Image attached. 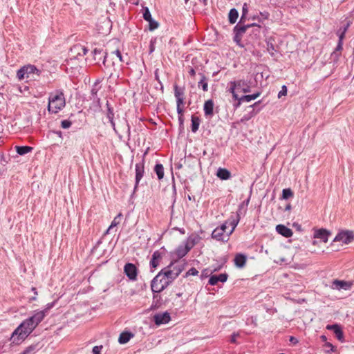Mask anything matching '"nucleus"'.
I'll use <instances>...</instances> for the list:
<instances>
[{
	"label": "nucleus",
	"instance_id": "obj_63",
	"mask_svg": "<svg viewBox=\"0 0 354 354\" xmlns=\"http://www.w3.org/2000/svg\"><path fill=\"white\" fill-rule=\"evenodd\" d=\"M176 109H177V113L178 114V116L179 115H183L184 111H183V106H177Z\"/></svg>",
	"mask_w": 354,
	"mask_h": 354
},
{
	"label": "nucleus",
	"instance_id": "obj_25",
	"mask_svg": "<svg viewBox=\"0 0 354 354\" xmlns=\"http://www.w3.org/2000/svg\"><path fill=\"white\" fill-rule=\"evenodd\" d=\"M133 337V334L131 332L124 331L122 332L118 338V342L121 344L127 343L131 337Z\"/></svg>",
	"mask_w": 354,
	"mask_h": 354
},
{
	"label": "nucleus",
	"instance_id": "obj_45",
	"mask_svg": "<svg viewBox=\"0 0 354 354\" xmlns=\"http://www.w3.org/2000/svg\"><path fill=\"white\" fill-rule=\"evenodd\" d=\"M72 122L70 120H64L61 122V127L63 129H68L71 127Z\"/></svg>",
	"mask_w": 354,
	"mask_h": 354
},
{
	"label": "nucleus",
	"instance_id": "obj_36",
	"mask_svg": "<svg viewBox=\"0 0 354 354\" xmlns=\"http://www.w3.org/2000/svg\"><path fill=\"white\" fill-rule=\"evenodd\" d=\"M122 216V214L120 213L117 216H115L113 219V221H112L111 225L109 227V228L107 229V230L105 232V234H108L109 232V231L115 226H116L118 224H119L120 223V221L118 220V218H120V217Z\"/></svg>",
	"mask_w": 354,
	"mask_h": 354
},
{
	"label": "nucleus",
	"instance_id": "obj_35",
	"mask_svg": "<svg viewBox=\"0 0 354 354\" xmlns=\"http://www.w3.org/2000/svg\"><path fill=\"white\" fill-rule=\"evenodd\" d=\"M27 298L28 299L29 301H32L36 299V296L37 295V292L36 291L35 288H31L30 291L27 292Z\"/></svg>",
	"mask_w": 354,
	"mask_h": 354
},
{
	"label": "nucleus",
	"instance_id": "obj_29",
	"mask_svg": "<svg viewBox=\"0 0 354 354\" xmlns=\"http://www.w3.org/2000/svg\"><path fill=\"white\" fill-rule=\"evenodd\" d=\"M238 17H239V12L237 11V10L235 8H232L230 10V12L228 15L229 22L231 24H234L236 21Z\"/></svg>",
	"mask_w": 354,
	"mask_h": 354
},
{
	"label": "nucleus",
	"instance_id": "obj_59",
	"mask_svg": "<svg viewBox=\"0 0 354 354\" xmlns=\"http://www.w3.org/2000/svg\"><path fill=\"white\" fill-rule=\"evenodd\" d=\"M17 77L19 80H22V66L17 70Z\"/></svg>",
	"mask_w": 354,
	"mask_h": 354
},
{
	"label": "nucleus",
	"instance_id": "obj_43",
	"mask_svg": "<svg viewBox=\"0 0 354 354\" xmlns=\"http://www.w3.org/2000/svg\"><path fill=\"white\" fill-rule=\"evenodd\" d=\"M349 26H350V23H349V22H348V23L344 26V27L342 29V28H340V29L339 30V31L337 32L338 36H339V35H342V36H343V39H344V36H345V33H346V32L347 31V30H348V28Z\"/></svg>",
	"mask_w": 354,
	"mask_h": 354
},
{
	"label": "nucleus",
	"instance_id": "obj_47",
	"mask_svg": "<svg viewBox=\"0 0 354 354\" xmlns=\"http://www.w3.org/2000/svg\"><path fill=\"white\" fill-rule=\"evenodd\" d=\"M239 223V220L237 221H234L233 220L232 221L230 222V225L232 226V228L231 230L228 232V234H232V232H234V230H235L237 224Z\"/></svg>",
	"mask_w": 354,
	"mask_h": 354
},
{
	"label": "nucleus",
	"instance_id": "obj_11",
	"mask_svg": "<svg viewBox=\"0 0 354 354\" xmlns=\"http://www.w3.org/2000/svg\"><path fill=\"white\" fill-rule=\"evenodd\" d=\"M124 273L131 280H136L138 274L136 266L131 263H128L124 266Z\"/></svg>",
	"mask_w": 354,
	"mask_h": 354
},
{
	"label": "nucleus",
	"instance_id": "obj_39",
	"mask_svg": "<svg viewBox=\"0 0 354 354\" xmlns=\"http://www.w3.org/2000/svg\"><path fill=\"white\" fill-rule=\"evenodd\" d=\"M248 5H247V3H245L242 8V15H241V17L240 19L241 22L245 21V18L246 15L248 14Z\"/></svg>",
	"mask_w": 354,
	"mask_h": 354
},
{
	"label": "nucleus",
	"instance_id": "obj_17",
	"mask_svg": "<svg viewBox=\"0 0 354 354\" xmlns=\"http://www.w3.org/2000/svg\"><path fill=\"white\" fill-rule=\"evenodd\" d=\"M243 22H241V21L239 22L238 24H236L234 28V32L236 33L239 35L243 36V35L246 32L247 29L252 27L254 26H256L255 24H247V25H242Z\"/></svg>",
	"mask_w": 354,
	"mask_h": 354
},
{
	"label": "nucleus",
	"instance_id": "obj_9",
	"mask_svg": "<svg viewBox=\"0 0 354 354\" xmlns=\"http://www.w3.org/2000/svg\"><path fill=\"white\" fill-rule=\"evenodd\" d=\"M145 162L142 160L140 162L136 165V185L134 189L136 190L138 187L139 182L142 179L145 172Z\"/></svg>",
	"mask_w": 354,
	"mask_h": 354
},
{
	"label": "nucleus",
	"instance_id": "obj_33",
	"mask_svg": "<svg viewBox=\"0 0 354 354\" xmlns=\"http://www.w3.org/2000/svg\"><path fill=\"white\" fill-rule=\"evenodd\" d=\"M107 106H109V104H107ZM113 117H114V113H113V109L108 106V109H107V118H109V120L113 127V129H114V131L116 132V129H115V122L113 121Z\"/></svg>",
	"mask_w": 354,
	"mask_h": 354
},
{
	"label": "nucleus",
	"instance_id": "obj_46",
	"mask_svg": "<svg viewBox=\"0 0 354 354\" xmlns=\"http://www.w3.org/2000/svg\"><path fill=\"white\" fill-rule=\"evenodd\" d=\"M241 39H242V36L241 35H239L236 33H234V38H233V40L234 42H236L239 46H243V45L241 44Z\"/></svg>",
	"mask_w": 354,
	"mask_h": 354
},
{
	"label": "nucleus",
	"instance_id": "obj_54",
	"mask_svg": "<svg viewBox=\"0 0 354 354\" xmlns=\"http://www.w3.org/2000/svg\"><path fill=\"white\" fill-rule=\"evenodd\" d=\"M97 84L95 83V85L93 86L92 89H91V95L95 97V95H97V93L98 91V88L97 87Z\"/></svg>",
	"mask_w": 354,
	"mask_h": 354
},
{
	"label": "nucleus",
	"instance_id": "obj_27",
	"mask_svg": "<svg viewBox=\"0 0 354 354\" xmlns=\"http://www.w3.org/2000/svg\"><path fill=\"white\" fill-rule=\"evenodd\" d=\"M343 36L342 35H339V41H338V44L335 48V51L333 52V53L331 54V57L334 59H337L339 55V53H337L338 51H341L342 50V41H343Z\"/></svg>",
	"mask_w": 354,
	"mask_h": 354
},
{
	"label": "nucleus",
	"instance_id": "obj_56",
	"mask_svg": "<svg viewBox=\"0 0 354 354\" xmlns=\"http://www.w3.org/2000/svg\"><path fill=\"white\" fill-rule=\"evenodd\" d=\"M171 270H172V272H174V274L176 277H178V275L180 274V270H178V268L174 265L171 267Z\"/></svg>",
	"mask_w": 354,
	"mask_h": 354
},
{
	"label": "nucleus",
	"instance_id": "obj_2",
	"mask_svg": "<svg viewBox=\"0 0 354 354\" xmlns=\"http://www.w3.org/2000/svg\"><path fill=\"white\" fill-rule=\"evenodd\" d=\"M66 104L64 94L60 93H51L48 98V110L50 113H56Z\"/></svg>",
	"mask_w": 354,
	"mask_h": 354
},
{
	"label": "nucleus",
	"instance_id": "obj_44",
	"mask_svg": "<svg viewBox=\"0 0 354 354\" xmlns=\"http://www.w3.org/2000/svg\"><path fill=\"white\" fill-rule=\"evenodd\" d=\"M153 302L152 306H154L155 307H156L158 305V303L159 302V301L161 299V297L158 295V293L153 292Z\"/></svg>",
	"mask_w": 354,
	"mask_h": 354
},
{
	"label": "nucleus",
	"instance_id": "obj_64",
	"mask_svg": "<svg viewBox=\"0 0 354 354\" xmlns=\"http://www.w3.org/2000/svg\"><path fill=\"white\" fill-rule=\"evenodd\" d=\"M263 19H268L270 16V14L268 12H263L260 13Z\"/></svg>",
	"mask_w": 354,
	"mask_h": 354
},
{
	"label": "nucleus",
	"instance_id": "obj_34",
	"mask_svg": "<svg viewBox=\"0 0 354 354\" xmlns=\"http://www.w3.org/2000/svg\"><path fill=\"white\" fill-rule=\"evenodd\" d=\"M38 349V344L30 345L24 351V354L35 353Z\"/></svg>",
	"mask_w": 354,
	"mask_h": 354
},
{
	"label": "nucleus",
	"instance_id": "obj_24",
	"mask_svg": "<svg viewBox=\"0 0 354 354\" xmlns=\"http://www.w3.org/2000/svg\"><path fill=\"white\" fill-rule=\"evenodd\" d=\"M266 49L271 57H275L277 50L275 49L273 39L270 38L266 41Z\"/></svg>",
	"mask_w": 354,
	"mask_h": 354
},
{
	"label": "nucleus",
	"instance_id": "obj_31",
	"mask_svg": "<svg viewBox=\"0 0 354 354\" xmlns=\"http://www.w3.org/2000/svg\"><path fill=\"white\" fill-rule=\"evenodd\" d=\"M200 125V119L194 115L192 116V131L195 133L198 130Z\"/></svg>",
	"mask_w": 354,
	"mask_h": 354
},
{
	"label": "nucleus",
	"instance_id": "obj_18",
	"mask_svg": "<svg viewBox=\"0 0 354 354\" xmlns=\"http://www.w3.org/2000/svg\"><path fill=\"white\" fill-rule=\"evenodd\" d=\"M260 92H257L256 93L252 95H243L242 97H240L239 102H237L236 104H234V106L235 108H238L242 102H249L252 100H256L258 97L260 96Z\"/></svg>",
	"mask_w": 354,
	"mask_h": 354
},
{
	"label": "nucleus",
	"instance_id": "obj_20",
	"mask_svg": "<svg viewBox=\"0 0 354 354\" xmlns=\"http://www.w3.org/2000/svg\"><path fill=\"white\" fill-rule=\"evenodd\" d=\"M22 335V323H21L18 327L12 333L10 337V341L12 343L19 344L21 335Z\"/></svg>",
	"mask_w": 354,
	"mask_h": 354
},
{
	"label": "nucleus",
	"instance_id": "obj_37",
	"mask_svg": "<svg viewBox=\"0 0 354 354\" xmlns=\"http://www.w3.org/2000/svg\"><path fill=\"white\" fill-rule=\"evenodd\" d=\"M174 95L176 98L184 97V88H178L177 85H175Z\"/></svg>",
	"mask_w": 354,
	"mask_h": 354
},
{
	"label": "nucleus",
	"instance_id": "obj_14",
	"mask_svg": "<svg viewBox=\"0 0 354 354\" xmlns=\"http://www.w3.org/2000/svg\"><path fill=\"white\" fill-rule=\"evenodd\" d=\"M230 234H228V232L225 234L221 231V229L216 227L214 229L212 233V238L216 241H221L223 242H227L229 240V236Z\"/></svg>",
	"mask_w": 354,
	"mask_h": 354
},
{
	"label": "nucleus",
	"instance_id": "obj_5",
	"mask_svg": "<svg viewBox=\"0 0 354 354\" xmlns=\"http://www.w3.org/2000/svg\"><path fill=\"white\" fill-rule=\"evenodd\" d=\"M354 240V232L352 230H342L333 239V241H342L344 244H349Z\"/></svg>",
	"mask_w": 354,
	"mask_h": 354
},
{
	"label": "nucleus",
	"instance_id": "obj_13",
	"mask_svg": "<svg viewBox=\"0 0 354 354\" xmlns=\"http://www.w3.org/2000/svg\"><path fill=\"white\" fill-rule=\"evenodd\" d=\"M326 329L329 330H333V333H335L337 339L339 342H344V333H343V331H342L340 326H339L337 324H332V325H327L326 326Z\"/></svg>",
	"mask_w": 354,
	"mask_h": 354
},
{
	"label": "nucleus",
	"instance_id": "obj_30",
	"mask_svg": "<svg viewBox=\"0 0 354 354\" xmlns=\"http://www.w3.org/2000/svg\"><path fill=\"white\" fill-rule=\"evenodd\" d=\"M154 171L156 174L158 178L161 180L164 177V167L162 164H156L154 167Z\"/></svg>",
	"mask_w": 354,
	"mask_h": 354
},
{
	"label": "nucleus",
	"instance_id": "obj_58",
	"mask_svg": "<svg viewBox=\"0 0 354 354\" xmlns=\"http://www.w3.org/2000/svg\"><path fill=\"white\" fill-rule=\"evenodd\" d=\"M227 222H225L224 223H223L220 227H218V229H221V231L224 232L225 234L226 232H227L226 231V229H227Z\"/></svg>",
	"mask_w": 354,
	"mask_h": 354
},
{
	"label": "nucleus",
	"instance_id": "obj_32",
	"mask_svg": "<svg viewBox=\"0 0 354 354\" xmlns=\"http://www.w3.org/2000/svg\"><path fill=\"white\" fill-rule=\"evenodd\" d=\"M200 75L201 76V79L200 82H198V87H201L204 91H207L208 89V84H207V78L202 73H200Z\"/></svg>",
	"mask_w": 354,
	"mask_h": 354
},
{
	"label": "nucleus",
	"instance_id": "obj_49",
	"mask_svg": "<svg viewBox=\"0 0 354 354\" xmlns=\"http://www.w3.org/2000/svg\"><path fill=\"white\" fill-rule=\"evenodd\" d=\"M241 336L240 335V333L239 332H237V333H234L232 335H231V339H230V342L233 344H237V342H236V338L237 337H239Z\"/></svg>",
	"mask_w": 354,
	"mask_h": 354
},
{
	"label": "nucleus",
	"instance_id": "obj_41",
	"mask_svg": "<svg viewBox=\"0 0 354 354\" xmlns=\"http://www.w3.org/2000/svg\"><path fill=\"white\" fill-rule=\"evenodd\" d=\"M349 26H350V23H349V22H348V23L344 26V27L342 29V28H340V29L339 30V31L337 32L338 36H339V35H342V36H343V39H344V36H345V33H346V32L347 31V30H348V28Z\"/></svg>",
	"mask_w": 354,
	"mask_h": 354
},
{
	"label": "nucleus",
	"instance_id": "obj_1",
	"mask_svg": "<svg viewBox=\"0 0 354 354\" xmlns=\"http://www.w3.org/2000/svg\"><path fill=\"white\" fill-rule=\"evenodd\" d=\"M45 311L36 312L32 317L24 321V335L28 336L36 326L44 319Z\"/></svg>",
	"mask_w": 354,
	"mask_h": 354
},
{
	"label": "nucleus",
	"instance_id": "obj_19",
	"mask_svg": "<svg viewBox=\"0 0 354 354\" xmlns=\"http://www.w3.org/2000/svg\"><path fill=\"white\" fill-rule=\"evenodd\" d=\"M276 230L279 234L283 236L286 238L291 237L293 234L291 229L281 224L277 225Z\"/></svg>",
	"mask_w": 354,
	"mask_h": 354
},
{
	"label": "nucleus",
	"instance_id": "obj_60",
	"mask_svg": "<svg viewBox=\"0 0 354 354\" xmlns=\"http://www.w3.org/2000/svg\"><path fill=\"white\" fill-rule=\"evenodd\" d=\"M241 91L243 93L250 92V86L245 84V86H244V87L242 88Z\"/></svg>",
	"mask_w": 354,
	"mask_h": 354
},
{
	"label": "nucleus",
	"instance_id": "obj_12",
	"mask_svg": "<svg viewBox=\"0 0 354 354\" xmlns=\"http://www.w3.org/2000/svg\"><path fill=\"white\" fill-rule=\"evenodd\" d=\"M143 18L145 20L149 22V30L151 31L156 29L158 27V23L152 18L150 11L147 7L144 10Z\"/></svg>",
	"mask_w": 354,
	"mask_h": 354
},
{
	"label": "nucleus",
	"instance_id": "obj_48",
	"mask_svg": "<svg viewBox=\"0 0 354 354\" xmlns=\"http://www.w3.org/2000/svg\"><path fill=\"white\" fill-rule=\"evenodd\" d=\"M198 273V270L195 268H190L187 272L185 276L187 277L189 275L195 276Z\"/></svg>",
	"mask_w": 354,
	"mask_h": 354
},
{
	"label": "nucleus",
	"instance_id": "obj_40",
	"mask_svg": "<svg viewBox=\"0 0 354 354\" xmlns=\"http://www.w3.org/2000/svg\"><path fill=\"white\" fill-rule=\"evenodd\" d=\"M233 84L235 86L236 88L238 91H242V88L245 86V82L243 80H239L236 82H232Z\"/></svg>",
	"mask_w": 354,
	"mask_h": 354
},
{
	"label": "nucleus",
	"instance_id": "obj_53",
	"mask_svg": "<svg viewBox=\"0 0 354 354\" xmlns=\"http://www.w3.org/2000/svg\"><path fill=\"white\" fill-rule=\"evenodd\" d=\"M120 55H122V54H121V53H120V51L119 50H115V51H113V52L111 53L110 56H111V57H112V59H113L115 57H116V59H117V58H118V57H119Z\"/></svg>",
	"mask_w": 354,
	"mask_h": 354
},
{
	"label": "nucleus",
	"instance_id": "obj_52",
	"mask_svg": "<svg viewBox=\"0 0 354 354\" xmlns=\"http://www.w3.org/2000/svg\"><path fill=\"white\" fill-rule=\"evenodd\" d=\"M102 348V346H95L93 348V354H100V352H101V350Z\"/></svg>",
	"mask_w": 354,
	"mask_h": 354
},
{
	"label": "nucleus",
	"instance_id": "obj_10",
	"mask_svg": "<svg viewBox=\"0 0 354 354\" xmlns=\"http://www.w3.org/2000/svg\"><path fill=\"white\" fill-rule=\"evenodd\" d=\"M170 319V315L167 312L157 313L153 316V322L158 326L167 324Z\"/></svg>",
	"mask_w": 354,
	"mask_h": 354
},
{
	"label": "nucleus",
	"instance_id": "obj_23",
	"mask_svg": "<svg viewBox=\"0 0 354 354\" xmlns=\"http://www.w3.org/2000/svg\"><path fill=\"white\" fill-rule=\"evenodd\" d=\"M246 256L243 254H237L234 258V263L238 268H243L246 263Z\"/></svg>",
	"mask_w": 354,
	"mask_h": 354
},
{
	"label": "nucleus",
	"instance_id": "obj_4",
	"mask_svg": "<svg viewBox=\"0 0 354 354\" xmlns=\"http://www.w3.org/2000/svg\"><path fill=\"white\" fill-rule=\"evenodd\" d=\"M170 283L166 278V277L162 274L160 279H158L156 283H153V279L151 281V288L153 292L159 293L165 289Z\"/></svg>",
	"mask_w": 354,
	"mask_h": 354
},
{
	"label": "nucleus",
	"instance_id": "obj_42",
	"mask_svg": "<svg viewBox=\"0 0 354 354\" xmlns=\"http://www.w3.org/2000/svg\"><path fill=\"white\" fill-rule=\"evenodd\" d=\"M349 26H350V23H349V22H348V23L344 26V27L342 29V28H340V29L339 30V31L337 32L338 36H339V35H342V36H343V39H344V36H345V33H346V32L347 31V30H348V28Z\"/></svg>",
	"mask_w": 354,
	"mask_h": 354
},
{
	"label": "nucleus",
	"instance_id": "obj_7",
	"mask_svg": "<svg viewBox=\"0 0 354 354\" xmlns=\"http://www.w3.org/2000/svg\"><path fill=\"white\" fill-rule=\"evenodd\" d=\"M352 282L335 279L333 281L331 288L335 290H350L352 287Z\"/></svg>",
	"mask_w": 354,
	"mask_h": 354
},
{
	"label": "nucleus",
	"instance_id": "obj_21",
	"mask_svg": "<svg viewBox=\"0 0 354 354\" xmlns=\"http://www.w3.org/2000/svg\"><path fill=\"white\" fill-rule=\"evenodd\" d=\"M162 252H160L159 250L155 251L153 253L151 259L150 261V266L152 268H156L157 266H158L160 260L162 259Z\"/></svg>",
	"mask_w": 354,
	"mask_h": 354
},
{
	"label": "nucleus",
	"instance_id": "obj_22",
	"mask_svg": "<svg viewBox=\"0 0 354 354\" xmlns=\"http://www.w3.org/2000/svg\"><path fill=\"white\" fill-rule=\"evenodd\" d=\"M71 53H77V56H84L85 55L88 50L86 47L77 44L75 45L71 49Z\"/></svg>",
	"mask_w": 354,
	"mask_h": 354
},
{
	"label": "nucleus",
	"instance_id": "obj_3",
	"mask_svg": "<svg viewBox=\"0 0 354 354\" xmlns=\"http://www.w3.org/2000/svg\"><path fill=\"white\" fill-rule=\"evenodd\" d=\"M40 71L32 64L24 66V80L26 79L27 82L36 80L39 76Z\"/></svg>",
	"mask_w": 354,
	"mask_h": 354
},
{
	"label": "nucleus",
	"instance_id": "obj_15",
	"mask_svg": "<svg viewBox=\"0 0 354 354\" xmlns=\"http://www.w3.org/2000/svg\"><path fill=\"white\" fill-rule=\"evenodd\" d=\"M228 275L226 273H222L220 274H214L212 275L209 279V283L212 286H214L218 283V282H225L227 279Z\"/></svg>",
	"mask_w": 354,
	"mask_h": 354
},
{
	"label": "nucleus",
	"instance_id": "obj_50",
	"mask_svg": "<svg viewBox=\"0 0 354 354\" xmlns=\"http://www.w3.org/2000/svg\"><path fill=\"white\" fill-rule=\"evenodd\" d=\"M287 94V87L286 86L283 85L281 87V90L278 93V97L280 98L282 96H285Z\"/></svg>",
	"mask_w": 354,
	"mask_h": 354
},
{
	"label": "nucleus",
	"instance_id": "obj_38",
	"mask_svg": "<svg viewBox=\"0 0 354 354\" xmlns=\"http://www.w3.org/2000/svg\"><path fill=\"white\" fill-rule=\"evenodd\" d=\"M293 196V192L292 190L289 188L288 189H283L282 191V198L283 199H288L290 197H292Z\"/></svg>",
	"mask_w": 354,
	"mask_h": 354
},
{
	"label": "nucleus",
	"instance_id": "obj_16",
	"mask_svg": "<svg viewBox=\"0 0 354 354\" xmlns=\"http://www.w3.org/2000/svg\"><path fill=\"white\" fill-rule=\"evenodd\" d=\"M330 234V232L325 229H319L315 231L314 238L319 239L324 243H326L328 239V236Z\"/></svg>",
	"mask_w": 354,
	"mask_h": 354
},
{
	"label": "nucleus",
	"instance_id": "obj_61",
	"mask_svg": "<svg viewBox=\"0 0 354 354\" xmlns=\"http://www.w3.org/2000/svg\"><path fill=\"white\" fill-rule=\"evenodd\" d=\"M179 126L180 128H183L184 119L183 115L178 116Z\"/></svg>",
	"mask_w": 354,
	"mask_h": 354
},
{
	"label": "nucleus",
	"instance_id": "obj_6",
	"mask_svg": "<svg viewBox=\"0 0 354 354\" xmlns=\"http://www.w3.org/2000/svg\"><path fill=\"white\" fill-rule=\"evenodd\" d=\"M173 266V263H171L169 266L167 268L162 269L154 278H153V283H156L158 279H160L162 274H164L169 282L171 283L177 277L174 274V272L171 270V267Z\"/></svg>",
	"mask_w": 354,
	"mask_h": 354
},
{
	"label": "nucleus",
	"instance_id": "obj_51",
	"mask_svg": "<svg viewBox=\"0 0 354 354\" xmlns=\"http://www.w3.org/2000/svg\"><path fill=\"white\" fill-rule=\"evenodd\" d=\"M187 254L186 250H185L183 248H179L177 250V255L179 257H183Z\"/></svg>",
	"mask_w": 354,
	"mask_h": 354
},
{
	"label": "nucleus",
	"instance_id": "obj_62",
	"mask_svg": "<svg viewBox=\"0 0 354 354\" xmlns=\"http://www.w3.org/2000/svg\"><path fill=\"white\" fill-rule=\"evenodd\" d=\"M236 87L233 84L232 82H230V88L229 89L230 92L232 93V94H234L235 93V90H236Z\"/></svg>",
	"mask_w": 354,
	"mask_h": 354
},
{
	"label": "nucleus",
	"instance_id": "obj_57",
	"mask_svg": "<svg viewBox=\"0 0 354 354\" xmlns=\"http://www.w3.org/2000/svg\"><path fill=\"white\" fill-rule=\"evenodd\" d=\"M32 149H33L32 147H29V146H24V148H23L24 155L30 152L32 150Z\"/></svg>",
	"mask_w": 354,
	"mask_h": 354
},
{
	"label": "nucleus",
	"instance_id": "obj_8",
	"mask_svg": "<svg viewBox=\"0 0 354 354\" xmlns=\"http://www.w3.org/2000/svg\"><path fill=\"white\" fill-rule=\"evenodd\" d=\"M94 60H100L103 57V64L106 68L109 67V60L106 53L102 49L95 48L93 51Z\"/></svg>",
	"mask_w": 354,
	"mask_h": 354
},
{
	"label": "nucleus",
	"instance_id": "obj_26",
	"mask_svg": "<svg viewBox=\"0 0 354 354\" xmlns=\"http://www.w3.org/2000/svg\"><path fill=\"white\" fill-rule=\"evenodd\" d=\"M216 176L221 180H228L231 177V173L227 169L219 168L217 170Z\"/></svg>",
	"mask_w": 354,
	"mask_h": 354
},
{
	"label": "nucleus",
	"instance_id": "obj_55",
	"mask_svg": "<svg viewBox=\"0 0 354 354\" xmlns=\"http://www.w3.org/2000/svg\"><path fill=\"white\" fill-rule=\"evenodd\" d=\"M176 99L177 106H183L184 105V97H178Z\"/></svg>",
	"mask_w": 354,
	"mask_h": 354
},
{
	"label": "nucleus",
	"instance_id": "obj_28",
	"mask_svg": "<svg viewBox=\"0 0 354 354\" xmlns=\"http://www.w3.org/2000/svg\"><path fill=\"white\" fill-rule=\"evenodd\" d=\"M214 109V102L212 100H209L205 102L204 112L205 115H212Z\"/></svg>",
	"mask_w": 354,
	"mask_h": 354
}]
</instances>
